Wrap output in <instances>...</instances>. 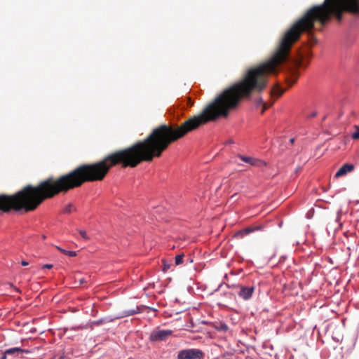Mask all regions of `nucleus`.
Listing matches in <instances>:
<instances>
[{"label":"nucleus","mask_w":359,"mask_h":359,"mask_svg":"<svg viewBox=\"0 0 359 359\" xmlns=\"http://www.w3.org/2000/svg\"><path fill=\"white\" fill-rule=\"evenodd\" d=\"M184 254L177 255L175 257V265H180L183 262Z\"/></svg>","instance_id":"13"},{"label":"nucleus","mask_w":359,"mask_h":359,"mask_svg":"<svg viewBox=\"0 0 359 359\" xmlns=\"http://www.w3.org/2000/svg\"><path fill=\"white\" fill-rule=\"evenodd\" d=\"M302 56H300L298 58H296V59H294L293 60V62L295 66H300L302 65Z\"/></svg>","instance_id":"18"},{"label":"nucleus","mask_w":359,"mask_h":359,"mask_svg":"<svg viewBox=\"0 0 359 359\" xmlns=\"http://www.w3.org/2000/svg\"><path fill=\"white\" fill-rule=\"evenodd\" d=\"M354 169V165L351 163H345L336 172L335 177H339L341 176L345 175L349 172H351Z\"/></svg>","instance_id":"9"},{"label":"nucleus","mask_w":359,"mask_h":359,"mask_svg":"<svg viewBox=\"0 0 359 359\" xmlns=\"http://www.w3.org/2000/svg\"><path fill=\"white\" fill-rule=\"evenodd\" d=\"M72 211V205L68 204L63 210V213H70Z\"/></svg>","instance_id":"16"},{"label":"nucleus","mask_w":359,"mask_h":359,"mask_svg":"<svg viewBox=\"0 0 359 359\" xmlns=\"http://www.w3.org/2000/svg\"><path fill=\"white\" fill-rule=\"evenodd\" d=\"M23 353H29V351L22 349L19 347H13L6 350L4 352L0 351V359H6L8 356H17Z\"/></svg>","instance_id":"6"},{"label":"nucleus","mask_w":359,"mask_h":359,"mask_svg":"<svg viewBox=\"0 0 359 359\" xmlns=\"http://www.w3.org/2000/svg\"><path fill=\"white\" fill-rule=\"evenodd\" d=\"M87 328V325H78V326H72L69 328L70 330H74V331H77V330H84V329H86Z\"/></svg>","instance_id":"14"},{"label":"nucleus","mask_w":359,"mask_h":359,"mask_svg":"<svg viewBox=\"0 0 359 359\" xmlns=\"http://www.w3.org/2000/svg\"><path fill=\"white\" fill-rule=\"evenodd\" d=\"M78 281L80 285L83 284L87 282L86 279L84 278H80Z\"/></svg>","instance_id":"22"},{"label":"nucleus","mask_w":359,"mask_h":359,"mask_svg":"<svg viewBox=\"0 0 359 359\" xmlns=\"http://www.w3.org/2000/svg\"><path fill=\"white\" fill-rule=\"evenodd\" d=\"M148 309H150L151 311H156V309H154V308H151V307H148Z\"/></svg>","instance_id":"26"},{"label":"nucleus","mask_w":359,"mask_h":359,"mask_svg":"<svg viewBox=\"0 0 359 359\" xmlns=\"http://www.w3.org/2000/svg\"><path fill=\"white\" fill-rule=\"evenodd\" d=\"M265 109H266V107H264V109H262V112H264Z\"/></svg>","instance_id":"27"},{"label":"nucleus","mask_w":359,"mask_h":359,"mask_svg":"<svg viewBox=\"0 0 359 359\" xmlns=\"http://www.w3.org/2000/svg\"><path fill=\"white\" fill-rule=\"evenodd\" d=\"M36 208V187L27 185L14 195H0V211L24 210L28 212Z\"/></svg>","instance_id":"1"},{"label":"nucleus","mask_w":359,"mask_h":359,"mask_svg":"<svg viewBox=\"0 0 359 359\" xmlns=\"http://www.w3.org/2000/svg\"><path fill=\"white\" fill-rule=\"evenodd\" d=\"M139 313H140V311L138 306H137L135 309L125 310V311H123L119 315L114 316H105V317L100 318L98 320L91 321L90 323L93 325L99 326L102 324L111 323L116 319H120V318H123L124 317L130 316L134 314Z\"/></svg>","instance_id":"2"},{"label":"nucleus","mask_w":359,"mask_h":359,"mask_svg":"<svg viewBox=\"0 0 359 359\" xmlns=\"http://www.w3.org/2000/svg\"><path fill=\"white\" fill-rule=\"evenodd\" d=\"M203 356L202 351L197 348L183 349L179 351L178 359H201Z\"/></svg>","instance_id":"3"},{"label":"nucleus","mask_w":359,"mask_h":359,"mask_svg":"<svg viewBox=\"0 0 359 359\" xmlns=\"http://www.w3.org/2000/svg\"><path fill=\"white\" fill-rule=\"evenodd\" d=\"M341 217V210L339 209L337 212L336 217L330 222L327 225L326 230L329 234L330 233V231L335 232L342 226V223L340 222Z\"/></svg>","instance_id":"5"},{"label":"nucleus","mask_w":359,"mask_h":359,"mask_svg":"<svg viewBox=\"0 0 359 359\" xmlns=\"http://www.w3.org/2000/svg\"><path fill=\"white\" fill-rule=\"evenodd\" d=\"M21 264H22V266H27V265L29 264V263H28L27 261H25V260H22V261L21 262Z\"/></svg>","instance_id":"24"},{"label":"nucleus","mask_w":359,"mask_h":359,"mask_svg":"<svg viewBox=\"0 0 359 359\" xmlns=\"http://www.w3.org/2000/svg\"><path fill=\"white\" fill-rule=\"evenodd\" d=\"M283 91L284 90L282 88V87L277 84L273 87L271 93L273 96L279 97L283 94Z\"/></svg>","instance_id":"11"},{"label":"nucleus","mask_w":359,"mask_h":359,"mask_svg":"<svg viewBox=\"0 0 359 359\" xmlns=\"http://www.w3.org/2000/svg\"><path fill=\"white\" fill-rule=\"evenodd\" d=\"M53 264H43V265L42 266V268H43V269H52V268H53Z\"/></svg>","instance_id":"20"},{"label":"nucleus","mask_w":359,"mask_h":359,"mask_svg":"<svg viewBox=\"0 0 359 359\" xmlns=\"http://www.w3.org/2000/svg\"><path fill=\"white\" fill-rule=\"evenodd\" d=\"M238 157L241 159L243 162L247 163L251 165H259L264 163L258 159L252 158L250 156H246L241 154H238Z\"/></svg>","instance_id":"10"},{"label":"nucleus","mask_w":359,"mask_h":359,"mask_svg":"<svg viewBox=\"0 0 359 359\" xmlns=\"http://www.w3.org/2000/svg\"><path fill=\"white\" fill-rule=\"evenodd\" d=\"M255 290L254 286L247 287L242 286L238 292V296L244 300H248L252 297V293Z\"/></svg>","instance_id":"7"},{"label":"nucleus","mask_w":359,"mask_h":359,"mask_svg":"<svg viewBox=\"0 0 359 359\" xmlns=\"http://www.w3.org/2000/svg\"><path fill=\"white\" fill-rule=\"evenodd\" d=\"M262 104H264L263 99L262 97H259L257 100V105L259 106V105H262Z\"/></svg>","instance_id":"21"},{"label":"nucleus","mask_w":359,"mask_h":359,"mask_svg":"<svg viewBox=\"0 0 359 359\" xmlns=\"http://www.w3.org/2000/svg\"><path fill=\"white\" fill-rule=\"evenodd\" d=\"M317 114V112L316 111H313L312 113H311L309 115L307 116V118H311V117H314L316 116Z\"/></svg>","instance_id":"23"},{"label":"nucleus","mask_w":359,"mask_h":359,"mask_svg":"<svg viewBox=\"0 0 359 359\" xmlns=\"http://www.w3.org/2000/svg\"><path fill=\"white\" fill-rule=\"evenodd\" d=\"M263 229V226H255V227H252V226H248V227H246L241 231H238V232H236L235 233V237L236 238H243L244 236L252 233V232H255L256 231H259V230H262Z\"/></svg>","instance_id":"8"},{"label":"nucleus","mask_w":359,"mask_h":359,"mask_svg":"<svg viewBox=\"0 0 359 359\" xmlns=\"http://www.w3.org/2000/svg\"><path fill=\"white\" fill-rule=\"evenodd\" d=\"M290 142L291 144H293V143L294 142V137L290 138Z\"/></svg>","instance_id":"25"},{"label":"nucleus","mask_w":359,"mask_h":359,"mask_svg":"<svg viewBox=\"0 0 359 359\" xmlns=\"http://www.w3.org/2000/svg\"><path fill=\"white\" fill-rule=\"evenodd\" d=\"M55 248L60 251L64 255H68L69 257H75L76 255V253L75 251H71V250H66L60 246H55Z\"/></svg>","instance_id":"12"},{"label":"nucleus","mask_w":359,"mask_h":359,"mask_svg":"<svg viewBox=\"0 0 359 359\" xmlns=\"http://www.w3.org/2000/svg\"><path fill=\"white\" fill-rule=\"evenodd\" d=\"M79 234L82 237L83 239L86 241H88L90 239L89 236L87 235L86 231L84 230H79Z\"/></svg>","instance_id":"15"},{"label":"nucleus","mask_w":359,"mask_h":359,"mask_svg":"<svg viewBox=\"0 0 359 359\" xmlns=\"http://www.w3.org/2000/svg\"><path fill=\"white\" fill-rule=\"evenodd\" d=\"M163 272H166L170 268L171 264L167 263L165 260H163Z\"/></svg>","instance_id":"17"},{"label":"nucleus","mask_w":359,"mask_h":359,"mask_svg":"<svg viewBox=\"0 0 359 359\" xmlns=\"http://www.w3.org/2000/svg\"><path fill=\"white\" fill-rule=\"evenodd\" d=\"M352 137L355 140L359 139V128H358L352 135Z\"/></svg>","instance_id":"19"},{"label":"nucleus","mask_w":359,"mask_h":359,"mask_svg":"<svg viewBox=\"0 0 359 359\" xmlns=\"http://www.w3.org/2000/svg\"><path fill=\"white\" fill-rule=\"evenodd\" d=\"M172 330H159L156 329L153 330L149 336L151 341H165L167 338L171 336Z\"/></svg>","instance_id":"4"}]
</instances>
